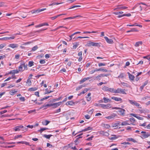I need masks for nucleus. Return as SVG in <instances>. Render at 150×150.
<instances>
[{
  "mask_svg": "<svg viewBox=\"0 0 150 150\" xmlns=\"http://www.w3.org/2000/svg\"><path fill=\"white\" fill-rule=\"evenodd\" d=\"M100 43H95L92 42L91 41H88L87 42L86 45V46L91 47V46H94L99 47H100Z\"/></svg>",
  "mask_w": 150,
  "mask_h": 150,
  "instance_id": "obj_1",
  "label": "nucleus"
},
{
  "mask_svg": "<svg viewBox=\"0 0 150 150\" xmlns=\"http://www.w3.org/2000/svg\"><path fill=\"white\" fill-rule=\"evenodd\" d=\"M112 109H116L117 110H120L118 111V112L120 113V115L122 116H124L125 115V110L123 108L119 107H115L112 108Z\"/></svg>",
  "mask_w": 150,
  "mask_h": 150,
  "instance_id": "obj_2",
  "label": "nucleus"
},
{
  "mask_svg": "<svg viewBox=\"0 0 150 150\" xmlns=\"http://www.w3.org/2000/svg\"><path fill=\"white\" fill-rule=\"evenodd\" d=\"M109 75V74H101L96 76L94 79H96L97 80H100L101 79V78L102 77L105 76H107Z\"/></svg>",
  "mask_w": 150,
  "mask_h": 150,
  "instance_id": "obj_3",
  "label": "nucleus"
},
{
  "mask_svg": "<svg viewBox=\"0 0 150 150\" xmlns=\"http://www.w3.org/2000/svg\"><path fill=\"white\" fill-rule=\"evenodd\" d=\"M141 133H142L143 134L142 135L141 137L142 139L147 138L150 136V134L148 132L146 133L145 132L142 131L141 132Z\"/></svg>",
  "mask_w": 150,
  "mask_h": 150,
  "instance_id": "obj_4",
  "label": "nucleus"
},
{
  "mask_svg": "<svg viewBox=\"0 0 150 150\" xmlns=\"http://www.w3.org/2000/svg\"><path fill=\"white\" fill-rule=\"evenodd\" d=\"M121 93L123 94H126V93L125 92V89L118 88L117 90H115V93Z\"/></svg>",
  "mask_w": 150,
  "mask_h": 150,
  "instance_id": "obj_5",
  "label": "nucleus"
},
{
  "mask_svg": "<svg viewBox=\"0 0 150 150\" xmlns=\"http://www.w3.org/2000/svg\"><path fill=\"white\" fill-rule=\"evenodd\" d=\"M102 108L104 109L110 108L111 107L110 104L105 105L103 104H100Z\"/></svg>",
  "mask_w": 150,
  "mask_h": 150,
  "instance_id": "obj_6",
  "label": "nucleus"
},
{
  "mask_svg": "<svg viewBox=\"0 0 150 150\" xmlns=\"http://www.w3.org/2000/svg\"><path fill=\"white\" fill-rule=\"evenodd\" d=\"M46 9V8H44L42 9H38L37 10H33L31 11L32 13H38L41 11L45 10Z\"/></svg>",
  "mask_w": 150,
  "mask_h": 150,
  "instance_id": "obj_7",
  "label": "nucleus"
},
{
  "mask_svg": "<svg viewBox=\"0 0 150 150\" xmlns=\"http://www.w3.org/2000/svg\"><path fill=\"white\" fill-rule=\"evenodd\" d=\"M130 115L136 117L139 120H144V118L143 117H140L137 114L131 113L130 114Z\"/></svg>",
  "mask_w": 150,
  "mask_h": 150,
  "instance_id": "obj_8",
  "label": "nucleus"
},
{
  "mask_svg": "<svg viewBox=\"0 0 150 150\" xmlns=\"http://www.w3.org/2000/svg\"><path fill=\"white\" fill-rule=\"evenodd\" d=\"M98 133L102 135L103 136H107L109 135V134L108 132H104L103 131H98Z\"/></svg>",
  "mask_w": 150,
  "mask_h": 150,
  "instance_id": "obj_9",
  "label": "nucleus"
},
{
  "mask_svg": "<svg viewBox=\"0 0 150 150\" xmlns=\"http://www.w3.org/2000/svg\"><path fill=\"white\" fill-rule=\"evenodd\" d=\"M62 103V102H59L57 103H52V107L54 108H56L57 107L60 105Z\"/></svg>",
  "mask_w": 150,
  "mask_h": 150,
  "instance_id": "obj_10",
  "label": "nucleus"
},
{
  "mask_svg": "<svg viewBox=\"0 0 150 150\" xmlns=\"http://www.w3.org/2000/svg\"><path fill=\"white\" fill-rule=\"evenodd\" d=\"M104 38L106 42L109 44H112L113 43V40L112 39H109L107 37L105 36Z\"/></svg>",
  "mask_w": 150,
  "mask_h": 150,
  "instance_id": "obj_11",
  "label": "nucleus"
},
{
  "mask_svg": "<svg viewBox=\"0 0 150 150\" xmlns=\"http://www.w3.org/2000/svg\"><path fill=\"white\" fill-rule=\"evenodd\" d=\"M111 98L112 99L115 100L116 101H121V102H122V99L120 98H117L115 97H111Z\"/></svg>",
  "mask_w": 150,
  "mask_h": 150,
  "instance_id": "obj_12",
  "label": "nucleus"
},
{
  "mask_svg": "<svg viewBox=\"0 0 150 150\" xmlns=\"http://www.w3.org/2000/svg\"><path fill=\"white\" fill-rule=\"evenodd\" d=\"M18 45L15 44H11L8 45L9 47L12 48H17L18 47Z\"/></svg>",
  "mask_w": 150,
  "mask_h": 150,
  "instance_id": "obj_13",
  "label": "nucleus"
},
{
  "mask_svg": "<svg viewBox=\"0 0 150 150\" xmlns=\"http://www.w3.org/2000/svg\"><path fill=\"white\" fill-rule=\"evenodd\" d=\"M116 114H113L111 115L110 116L105 117V118L108 120H110L112 118H113L114 117L116 116Z\"/></svg>",
  "mask_w": 150,
  "mask_h": 150,
  "instance_id": "obj_14",
  "label": "nucleus"
},
{
  "mask_svg": "<svg viewBox=\"0 0 150 150\" xmlns=\"http://www.w3.org/2000/svg\"><path fill=\"white\" fill-rule=\"evenodd\" d=\"M19 73V71L17 70H13L12 71H11L8 73L9 74H17Z\"/></svg>",
  "mask_w": 150,
  "mask_h": 150,
  "instance_id": "obj_15",
  "label": "nucleus"
},
{
  "mask_svg": "<svg viewBox=\"0 0 150 150\" xmlns=\"http://www.w3.org/2000/svg\"><path fill=\"white\" fill-rule=\"evenodd\" d=\"M23 126L22 125H20L19 126H17L15 127L14 130L15 131H19L20 130V129L23 128Z\"/></svg>",
  "mask_w": 150,
  "mask_h": 150,
  "instance_id": "obj_16",
  "label": "nucleus"
},
{
  "mask_svg": "<svg viewBox=\"0 0 150 150\" xmlns=\"http://www.w3.org/2000/svg\"><path fill=\"white\" fill-rule=\"evenodd\" d=\"M141 4H142L143 5H146V4H145V3H137V4H136L132 8V10H134V9H135V8H136L138 6H139V5H140Z\"/></svg>",
  "mask_w": 150,
  "mask_h": 150,
  "instance_id": "obj_17",
  "label": "nucleus"
},
{
  "mask_svg": "<svg viewBox=\"0 0 150 150\" xmlns=\"http://www.w3.org/2000/svg\"><path fill=\"white\" fill-rule=\"evenodd\" d=\"M121 122L119 121H117V122L112 124V127H113L119 126L120 125Z\"/></svg>",
  "mask_w": 150,
  "mask_h": 150,
  "instance_id": "obj_18",
  "label": "nucleus"
},
{
  "mask_svg": "<svg viewBox=\"0 0 150 150\" xmlns=\"http://www.w3.org/2000/svg\"><path fill=\"white\" fill-rule=\"evenodd\" d=\"M128 74H129V79L133 81L134 79V76L133 75L130 74L129 73H128Z\"/></svg>",
  "mask_w": 150,
  "mask_h": 150,
  "instance_id": "obj_19",
  "label": "nucleus"
},
{
  "mask_svg": "<svg viewBox=\"0 0 150 150\" xmlns=\"http://www.w3.org/2000/svg\"><path fill=\"white\" fill-rule=\"evenodd\" d=\"M75 104V102H73L72 101H68L66 103V104L67 105H73Z\"/></svg>",
  "mask_w": 150,
  "mask_h": 150,
  "instance_id": "obj_20",
  "label": "nucleus"
},
{
  "mask_svg": "<svg viewBox=\"0 0 150 150\" xmlns=\"http://www.w3.org/2000/svg\"><path fill=\"white\" fill-rule=\"evenodd\" d=\"M128 121H125L123 122H121L120 125L123 126L129 125V124L128 123Z\"/></svg>",
  "mask_w": 150,
  "mask_h": 150,
  "instance_id": "obj_21",
  "label": "nucleus"
},
{
  "mask_svg": "<svg viewBox=\"0 0 150 150\" xmlns=\"http://www.w3.org/2000/svg\"><path fill=\"white\" fill-rule=\"evenodd\" d=\"M97 71H102L104 72H108V70L106 69H104L102 68H100L98 69H97Z\"/></svg>",
  "mask_w": 150,
  "mask_h": 150,
  "instance_id": "obj_22",
  "label": "nucleus"
},
{
  "mask_svg": "<svg viewBox=\"0 0 150 150\" xmlns=\"http://www.w3.org/2000/svg\"><path fill=\"white\" fill-rule=\"evenodd\" d=\"M93 129V128L92 127H88L87 128H85L84 129L82 130V132H85L87 131L92 130Z\"/></svg>",
  "mask_w": 150,
  "mask_h": 150,
  "instance_id": "obj_23",
  "label": "nucleus"
},
{
  "mask_svg": "<svg viewBox=\"0 0 150 150\" xmlns=\"http://www.w3.org/2000/svg\"><path fill=\"white\" fill-rule=\"evenodd\" d=\"M17 92V91H16L15 89H14L11 90L9 92V93L11 95L13 96L14 94L15 93H16Z\"/></svg>",
  "mask_w": 150,
  "mask_h": 150,
  "instance_id": "obj_24",
  "label": "nucleus"
},
{
  "mask_svg": "<svg viewBox=\"0 0 150 150\" xmlns=\"http://www.w3.org/2000/svg\"><path fill=\"white\" fill-rule=\"evenodd\" d=\"M23 65L22 63L18 67V70L19 71H23Z\"/></svg>",
  "mask_w": 150,
  "mask_h": 150,
  "instance_id": "obj_25",
  "label": "nucleus"
},
{
  "mask_svg": "<svg viewBox=\"0 0 150 150\" xmlns=\"http://www.w3.org/2000/svg\"><path fill=\"white\" fill-rule=\"evenodd\" d=\"M127 140L129 141H132L134 143H137V142L132 138H128L127 139Z\"/></svg>",
  "mask_w": 150,
  "mask_h": 150,
  "instance_id": "obj_26",
  "label": "nucleus"
},
{
  "mask_svg": "<svg viewBox=\"0 0 150 150\" xmlns=\"http://www.w3.org/2000/svg\"><path fill=\"white\" fill-rule=\"evenodd\" d=\"M103 100H104V102L105 103H107V102H110L111 101V100H110V99L105 97H104L103 98Z\"/></svg>",
  "mask_w": 150,
  "mask_h": 150,
  "instance_id": "obj_27",
  "label": "nucleus"
},
{
  "mask_svg": "<svg viewBox=\"0 0 150 150\" xmlns=\"http://www.w3.org/2000/svg\"><path fill=\"white\" fill-rule=\"evenodd\" d=\"M78 17H82V16L80 15H78V16H74L73 17H70L67 18H64V20H65L68 19H74V18H76Z\"/></svg>",
  "mask_w": 150,
  "mask_h": 150,
  "instance_id": "obj_28",
  "label": "nucleus"
},
{
  "mask_svg": "<svg viewBox=\"0 0 150 150\" xmlns=\"http://www.w3.org/2000/svg\"><path fill=\"white\" fill-rule=\"evenodd\" d=\"M134 105H135L136 107H137L138 108H142L141 105L137 103V102L136 101H135Z\"/></svg>",
  "mask_w": 150,
  "mask_h": 150,
  "instance_id": "obj_29",
  "label": "nucleus"
},
{
  "mask_svg": "<svg viewBox=\"0 0 150 150\" xmlns=\"http://www.w3.org/2000/svg\"><path fill=\"white\" fill-rule=\"evenodd\" d=\"M43 136L44 137L47 139H49L50 137L52 136V135L50 134V135H47V134H44Z\"/></svg>",
  "mask_w": 150,
  "mask_h": 150,
  "instance_id": "obj_30",
  "label": "nucleus"
},
{
  "mask_svg": "<svg viewBox=\"0 0 150 150\" xmlns=\"http://www.w3.org/2000/svg\"><path fill=\"white\" fill-rule=\"evenodd\" d=\"M138 30L135 28H132L130 30H128L127 31V33H129L131 32H137Z\"/></svg>",
  "mask_w": 150,
  "mask_h": 150,
  "instance_id": "obj_31",
  "label": "nucleus"
},
{
  "mask_svg": "<svg viewBox=\"0 0 150 150\" xmlns=\"http://www.w3.org/2000/svg\"><path fill=\"white\" fill-rule=\"evenodd\" d=\"M142 41H139L136 42L135 45V46L136 47H139L140 44L142 45Z\"/></svg>",
  "mask_w": 150,
  "mask_h": 150,
  "instance_id": "obj_32",
  "label": "nucleus"
},
{
  "mask_svg": "<svg viewBox=\"0 0 150 150\" xmlns=\"http://www.w3.org/2000/svg\"><path fill=\"white\" fill-rule=\"evenodd\" d=\"M48 129V128L46 127H43L41 128L38 131L40 132V133H42V132Z\"/></svg>",
  "mask_w": 150,
  "mask_h": 150,
  "instance_id": "obj_33",
  "label": "nucleus"
},
{
  "mask_svg": "<svg viewBox=\"0 0 150 150\" xmlns=\"http://www.w3.org/2000/svg\"><path fill=\"white\" fill-rule=\"evenodd\" d=\"M52 103H49V104H46V105H43L42 107V108H43L44 107H50V106H52Z\"/></svg>",
  "mask_w": 150,
  "mask_h": 150,
  "instance_id": "obj_34",
  "label": "nucleus"
},
{
  "mask_svg": "<svg viewBox=\"0 0 150 150\" xmlns=\"http://www.w3.org/2000/svg\"><path fill=\"white\" fill-rule=\"evenodd\" d=\"M34 62L33 61H29L28 65L29 67H31L34 65Z\"/></svg>",
  "mask_w": 150,
  "mask_h": 150,
  "instance_id": "obj_35",
  "label": "nucleus"
},
{
  "mask_svg": "<svg viewBox=\"0 0 150 150\" xmlns=\"http://www.w3.org/2000/svg\"><path fill=\"white\" fill-rule=\"evenodd\" d=\"M115 89L113 88H109V89L108 91L112 93H115Z\"/></svg>",
  "mask_w": 150,
  "mask_h": 150,
  "instance_id": "obj_36",
  "label": "nucleus"
},
{
  "mask_svg": "<svg viewBox=\"0 0 150 150\" xmlns=\"http://www.w3.org/2000/svg\"><path fill=\"white\" fill-rule=\"evenodd\" d=\"M97 31H92L91 32H89V31H84L83 32V34H86V33H97Z\"/></svg>",
  "mask_w": 150,
  "mask_h": 150,
  "instance_id": "obj_37",
  "label": "nucleus"
},
{
  "mask_svg": "<svg viewBox=\"0 0 150 150\" xmlns=\"http://www.w3.org/2000/svg\"><path fill=\"white\" fill-rule=\"evenodd\" d=\"M109 88L108 87L105 86L102 89L105 91H108L109 90Z\"/></svg>",
  "mask_w": 150,
  "mask_h": 150,
  "instance_id": "obj_38",
  "label": "nucleus"
},
{
  "mask_svg": "<svg viewBox=\"0 0 150 150\" xmlns=\"http://www.w3.org/2000/svg\"><path fill=\"white\" fill-rule=\"evenodd\" d=\"M127 8V7L126 6H121V7H120L117 8H116L115 9V10L117 9H126Z\"/></svg>",
  "mask_w": 150,
  "mask_h": 150,
  "instance_id": "obj_39",
  "label": "nucleus"
},
{
  "mask_svg": "<svg viewBox=\"0 0 150 150\" xmlns=\"http://www.w3.org/2000/svg\"><path fill=\"white\" fill-rule=\"evenodd\" d=\"M121 84L123 85L124 86H126L127 87L128 86V85L127 83H125L124 82H121Z\"/></svg>",
  "mask_w": 150,
  "mask_h": 150,
  "instance_id": "obj_40",
  "label": "nucleus"
},
{
  "mask_svg": "<svg viewBox=\"0 0 150 150\" xmlns=\"http://www.w3.org/2000/svg\"><path fill=\"white\" fill-rule=\"evenodd\" d=\"M22 64L23 65V67H24V69L27 70L28 69V64H26V65H25L24 63H22Z\"/></svg>",
  "mask_w": 150,
  "mask_h": 150,
  "instance_id": "obj_41",
  "label": "nucleus"
},
{
  "mask_svg": "<svg viewBox=\"0 0 150 150\" xmlns=\"http://www.w3.org/2000/svg\"><path fill=\"white\" fill-rule=\"evenodd\" d=\"M112 136H113L114 137H112L110 138V140H115V139H116L117 138V137H116V135H112Z\"/></svg>",
  "mask_w": 150,
  "mask_h": 150,
  "instance_id": "obj_42",
  "label": "nucleus"
},
{
  "mask_svg": "<svg viewBox=\"0 0 150 150\" xmlns=\"http://www.w3.org/2000/svg\"><path fill=\"white\" fill-rule=\"evenodd\" d=\"M83 87H84V86H83L82 85H80L76 88V90L78 91L81 89Z\"/></svg>",
  "mask_w": 150,
  "mask_h": 150,
  "instance_id": "obj_43",
  "label": "nucleus"
},
{
  "mask_svg": "<svg viewBox=\"0 0 150 150\" xmlns=\"http://www.w3.org/2000/svg\"><path fill=\"white\" fill-rule=\"evenodd\" d=\"M123 13V12L122 11H119L118 12H115L113 13L116 15H118L120 14H122Z\"/></svg>",
  "mask_w": 150,
  "mask_h": 150,
  "instance_id": "obj_44",
  "label": "nucleus"
},
{
  "mask_svg": "<svg viewBox=\"0 0 150 150\" xmlns=\"http://www.w3.org/2000/svg\"><path fill=\"white\" fill-rule=\"evenodd\" d=\"M6 44L3 43L0 45V49H1L6 46Z\"/></svg>",
  "mask_w": 150,
  "mask_h": 150,
  "instance_id": "obj_45",
  "label": "nucleus"
},
{
  "mask_svg": "<svg viewBox=\"0 0 150 150\" xmlns=\"http://www.w3.org/2000/svg\"><path fill=\"white\" fill-rule=\"evenodd\" d=\"M38 48V47L37 45H36L33 47L32 50L33 51H35Z\"/></svg>",
  "mask_w": 150,
  "mask_h": 150,
  "instance_id": "obj_46",
  "label": "nucleus"
},
{
  "mask_svg": "<svg viewBox=\"0 0 150 150\" xmlns=\"http://www.w3.org/2000/svg\"><path fill=\"white\" fill-rule=\"evenodd\" d=\"M139 111L141 113H145L146 112V110H146L145 109H143L142 110H139Z\"/></svg>",
  "mask_w": 150,
  "mask_h": 150,
  "instance_id": "obj_47",
  "label": "nucleus"
},
{
  "mask_svg": "<svg viewBox=\"0 0 150 150\" xmlns=\"http://www.w3.org/2000/svg\"><path fill=\"white\" fill-rule=\"evenodd\" d=\"M45 90L46 91V92L45 93V94H46V93H50L52 92V91H48L47 88L45 89Z\"/></svg>",
  "mask_w": 150,
  "mask_h": 150,
  "instance_id": "obj_48",
  "label": "nucleus"
},
{
  "mask_svg": "<svg viewBox=\"0 0 150 150\" xmlns=\"http://www.w3.org/2000/svg\"><path fill=\"white\" fill-rule=\"evenodd\" d=\"M49 98V96H46L44 98H42L40 100L41 101H43Z\"/></svg>",
  "mask_w": 150,
  "mask_h": 150,
  "instance_id": "obj_49",
  "label": "nucleus"
},
{
  "mask_svg": "<svg viewBox=\"0 0 150 150\" xmlns=\"http://www.w3.org/2000/svg\"><path fill=\"white\" fill-rule=\"evenodd\" d=\"M61 111V109L60 108L57 110H56L54 111V112L53 113H57L60 112Z\"/></svg>",
  "mask_w": 150,
  "mask_h": 150,
  "instance_id": "obj_50",
  "label": "nucleus"
},
{
  "mask_svg": "<svg viewBox=\"0 0 150 150\" xmlns=\"http://www.w3.org/2000/svg\"><path fill=\"white\" fill-rule=\"evenodd\" d=\"M50 122V121H48L47 120H45L44 121V122L45 124H44V125H47Z\"/></svg>",
  "mask_w": 150,
  "mask_h": 150,
  "instance_id": "obj_51",
  "label": "nucleus"
},
{
  "mask_svg": "<svg viewBox=\"0 0 150 150\" xmlns=\"http://www.w3.org/2000/svg\"><path fill=\"white\" fill-rule=\"evenodd\" d=\"M81 6L80 5H74V6H72L71 7H70L69 9L73 8H75L76 7H80Z\"/></svg>",
  "mask_w": 150,
  "mask_h": 150,
  "instance_id": "obj_52",
  "label": "nucleus"
},
{
  "mask_svg": "<svg viewBox=\"0 0 150 150\" xmlns=\"http://www.w3.org/2000/svg\"><path fill=\"white\" fill-rule=\"evenodd\" d=\"M79 44L76 43L74 45L73 47V49H75L78 46Z\"/></svg>",
  "mask_w": 150,
  "mask_h": 150,
  "instance_id": "obj_53",
  "label": "nucleus"
},
{
  "mask_svg": "<svg viewBox=\"0 0 150 150\" xmlns=\"http://www.w3.org/2000/svg\"><path fill=\"white\" fill-rule=\"evenodd\" d=\"M98 65L99 67L105 66L106 65V64L100 63L98 64Z\"/></svg>",
  "mask_w": 150,
  "mask_h": 150,
  "instance_id": "obj_54",
  "label": "nucleus"
},
{
  "mask_svg": "<svg viewBox=\"0 0 150 150\" xmlns=\"http://www.w3.org/2000/svg\"><path fill=\"white\" fill-rule=\"evenodd\" d=\"M8 37H5L2 38H0V40H8Z\"/></svg>",
  "mask_w": 150,
  "mask_h": 150,
  "instance_id": "obj_55",
  "label": "nucleus"
},
{
  "mask_svg": "<svg viewBox=\"0 0 150 150\" xmlns=\"http://www.w3.org/2000/svg\"><path fill=\"white\" fill-rule=\"evenodd\" d=\"M129 101L131 104L134 105L135 101L133 100H129Z\"/></svg>",
  "mask_w": 150,
  "mask_h": 150,
  "instance_id": "obj_56",
  "label": "nucleus"
},
{
  "mask_svg": "<svg viewBox=\"0 0 150 150\" xmlns=\"http://www.w3.org/2000/svg\"><path fill=\"white\" fill-rule=\"evenodd\" d=\"M97 70V69H94V70H92L91 71H90V73L91 74H92L94 72H95L98 71Z\"/></svg>",
  "mask_w": 150,
  "mask_h": 150,
  "instance_id": "obj_57",
  "label": "nucleus"
},
{
  "mask_svg": "<svg viewBox=\"0 0 150 150\" xmlns=\"http://www.w3.org/2000/svg\"><path fill=\"white\" fill-rule=\"evenodd\" d=\"M130 121L133 123L135 121V119L133 117L130 118H129Z\"/></svg>",
  "mask_w": 150,
  "mask_h": 150,
  "instance_id": "obj_58",
  "label": "nucleus"
},
{
  "mask_svg": "<svg viewBox=\"0 0 150 150\" xmlns=\"http://www.w3.org/2000/svg\"><path fill=\"white\" fill-rule=\"evenodd\" d=\"M37 88L35 87L32 88H30V91H34L37 90Z\"/></svg>",
  "mask_w": 150,
  "mask_h": 150,
  "instance_id": "obj_59",
  "label": "nucleus"
},
{
  "mask_svg": "<svg viewBox=\"0 0 150 150\" xmlns=\"http://www.w3.org/2000/svg\"><path fill=\"white\" fill-rule=\"evenodd\" d=\"M22 137V136L21 135H18L17 136H16L14 137V139H18L19 138H21Z\"/></svg>",
  "mask_w": 150,
  "mask_h": 150,
  "instance_id": "obj_60",
  "label": "nucleus"
},
{
  "mask_svg": "<svg viewBox=\"0 0 150 150\" xmlns=\"http://www.w3.org/2000/svg\"><path fill=\"white\" fill-rule=\"evenodd\" d=\"M146 122H145L142 124H140L139 125L141 126L145 127L146 125Z\"/></svg>",
  "mask_w": 150,
  "mask_h": 150,
  "instance_id": "obj_61",
  "label": "nucleus"
},
{
  "mask_svg": "<svg viewBox=\"0 0 150 150\" xmlns=\"http://www.w3.org/2000/svg\"><path fill=\"white\" fill-rule=\"evenodd\" d=\"M4 2L2 1H0V7L3 6L4 4Z\"/></svg>",
  "mask_w": 150,
  "mask_h": 150,
  "instance_id": "obj_62",
  "label": "nucleus"
},
{
  "mask_svg": "<svg viewBox=\"0 0 150 150\" xmlns=\"http://www.w3.org/2000/svg\"><path fill=\"white\" fill-rule=\"evenodd\" d=\"M41 64H43L45 63V61L44 60L41 59L40 62Z\"/></svg>",
  "mask_w": 150,
  "mask_h": 150,
  "instance_id": "obj_63",
  "label": "nucleus"
},
{
  "mask_svg": "<svg viewBox=\"0 0 150 150\" xmlns=\"http://www.w3.org/2000/svg\"><path fill=\"white\" fill-rule=\"evenodd\" d=\"M85 81H86L85 79H84V78L83 79H82V80H81L80 81L79 83L80 84H81V83H83L84 82H85Z\"/></svg>",
  "mask_w": 150,
  "mask_h": 150,
  "instance_id": "obj_64",
  "label": "nucleus"
}]
</instances>
